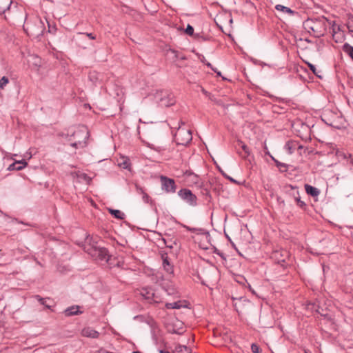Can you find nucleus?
I'll use <instances>...</instances> for the list:
<instances>
[{
	"mask_svg": "<svg viewBox=\"0 0 353 353\" xmlns=\"http://www.w3.org/2000/svg\"><path fill=\"white\" fill-rule=\"evenodd\" d=\"M98 239L97 236L95 239L88 237L85 239L83 250L94 260L108 262L110 258L108 251L105 248L97 245Z\"/></svg>",
	"mask_w": 353,
	"mask_h": 353,
	"instance_id": "nucleus-1",
	"label": "nucleus"
},
{
	"mask_svg": "<svg viewBox=\"0 0 353 353\" xmlns=\"http://www.w3.org/2000/svg\"><path fill=\"white\" fill-rule=\"evenodd\" d=\"M303 28L315 37H320L326 31V23L323 19H307L303 22Z\"/></svg>",
	"mask_w": 353,
	"mask_h": 353,
	"instance_id": "nucleus-2",
	"label": "nucleus"
},
{
	"mask_svg": "<svg viewBox=\"0 0 353 353\" xmlns=\"http://www.w3.org/2000/svg\"><path fill=\"white\" fill-rule=\"evenodd\" d=\"M88 137L89 132L86 129H79L72 134L70 139V145L76 149L83 148L86 146Z\"/></svg>",
	"mask_w": 353,
	"mask_h": 353,
	"instance_id": "nucleus-3",
	"label": "nucleus"
},
{
	"mask_svg": "<svg viewBox=\"0 0 353 353\" xmlns=\"http://www.w3.org/2000/svg\"><path fill=\"white\" fill-rule=\"evenodd\" d=\"M154 99L161 107H169L175 103L173 95L168 90L157 91L154 94Z\"/></svg>",
	"mask_w": 353,
	"mask_h": 353,
	"instance_id": "nucleus-4",
	"label": "nucleus"
},
{
	"mask_svg": "<svg viewBox=\"0 0 353 353\" xmlns=\"http://www.w3.org/2000/svg\"><path fill=\"white\" fill-rule=\"evenodd\" d=\"M271 258L283 268H286L290 265V255L286 250L280 249L274 250L272 253Z\"/></svg>",
	"mask_w": 353,
	"mask_h": 353,
	"instance_id": "nucleus-5",
	"label": "nucleus"
},
{
	"mask_svg": "<svg viewBox=\"0 0 353 353\" xmlns=\"http://www.w3.org/2000/svg\"><path fill=\"white\" fill-rule=\"evenodd\" d=\"M174 139L177 145H186L192 139V132L179 127L174 134Z\"/></svg>",
	"mask_w": 353,
	"mask_h": 353,
	"instance_id": "nucleus-6",
	"label": "nucleus"
},
{
	"mask_svg": "<svg viewBox=\"0 0 353 353\" xmlns=\"http://www.w3.org/2000/svg\"><path fill=\"white\" fill-rule=\"evenodd\" d=\"M178 195L189 205L196 206L197 204V197L189 189H181L178 192Z\"/></svg>",
	"mask_w": 353,
	"mask_h": 353,
	"instance_id": "nucleus-7",
	"label": "nucleus"
},
{
	"mask_svg": "<svg viewBox=\"0 0 353 353\" xmlns=\"http://www.w3.org/2000/svg\"><path fill=\"white\" fill-rule=\"evenodd\" d=\"M140 294L148 303H157L161 301L160 297L155 294L154 290L151 288H143Z\"/></svg>",
	"mask_w": 353,
	"mask_h": 353,
	"instance_id": "nucleus-8",
	"label": "nucleus"
},
{
	"mask_svg": "<svg viewBox=\"0 0 353 353\" xmlns=\"http://www.w3.org/2000/svg\"><path fill=\"white\" fill-rule=\"evenodd\" d=\"M162 189L167 193H174L176 190V185L174 179L165 176L160 177Z\"/></svg>",
	"mask_w": 353,
	"mask_h": 353,
	"instance_id": "nucleus-9",
	"label": "nucleus"
},
{
	"mask_svg": "<svg viewBox=\"0 0 353 353\" xmlns=\"http://www.w3.org/2000/svg\"><path fill=\"white\" fill-rule=\"evenodd\" d=\"M184 176L189 183H192V184L199 185L202 188L203 183L201 181L200 177L196 174L191 171H186L184 173Z\"/></svg>",
	"mask_w": 353,
	"mask_h": 353,
	"instance_id": "nucleus-10",
	"label": "nucleus"
},
{
	"mask_svg": "<svg viewBox=\"0 0 353 353\" xmlns=\"http://www.w3.org/2000/svg\"><path fill=\"white\" fill-rule=\"evenodd\" d=\"M287 188H290V190L293 191L290 194L294 198L297 205H299L301 208H304L306 204L305 203L304 201L301 200L300 194L299 191L298 190V188L296 187H294L292 185H289L288 186H287Z\"/></svg>",
	"mask_w": 353,
	"mask_h": 353,
	"instance_id": "nucleus-11",
	"label": "nucleus"
},
{
	"mask_svg": "<svg viewBox=\"0 0 353 353\" xmlns=\"http://www.w3.org/2000/svg\"><path fill=\"white\" fill-rule=\"evenodd\" d=\"M302 148H303V145L299 144V143L298 141H294V140H290V141H287V143H285V149L287 150V152L290 154L294 152V151L296 150H301Z\"/></svg>",
	"mask_w": 353,
	"mask_h": 353,
	"instance_id": "nucleus-12",
	"label": "nucleus"
},
{
	"mask_svg": "<svg viewBox=\"0 0 353 353\" xmlns=\"http://www.w3.org/2000/svg\"><path fill=\"white\" fill-rule=\"evenodd\" d=\"M161 257H162V260H163V269L168 274H172L174 272V267L170 263L168 254H162Z\"/></svg>",
	"mask_w": 353,
	"mask_h": 353,
	"instance_id": "nucleus-13",
	"label": "nucleus"
},
{
	"mask_svg": "<svg viewBox=\"0 0 353 353\" xmlns=\"http://www.w3.org/2000/svg\"><path fill=\"white\" fill-rule=\"evenodd\" d=\"M82 336L85 337L92 338V339H97L99 336V333L90 327H84L81 330Z\"/></svg>",
	"mask_w": 353,
	"mask_h": 353,
	"instance_id": "nucleus-14",
	"label": "nucleus"
},
{
	"mask_svg": "<svg viewBox=\"0 0 353 353\" xmlns=\"http://www.w3.org/2000/svg\"><path fill=\"white\" fill-rule=\"evenodd\" d=\"M236 147L240 148L242 150V152L239 151V154L243 159H246L250 154V151L249 148L245 145L243 141L239 140L237 141Z\"/></svg>",
	"mask_w": 353,
	"mask_h": 353,
	"instance_id": "nucleus-15",
	"label": "nucleus"
},
{
	"mask_svg": "<svg viewBox=\"0 0 353 353\" xmlns=\"http://www.w3.org/2000/svg\"><path fill=\"white\" fill-rule=\"evenodd\" d=\"M28 165V163L25 160L17 161L9 165V170H21Z\"/></svg>",
	"mask_w": 353,
	"mask_h": 353,
	"instance_id": "nucleus-16",
	"label": "nucleus"
},
{
	"mask_svg": "<svg viewBox=\"0 0 353 353\" xmlns=\"http://www.w3.org/2000/svg\"><path fill=\"white\" fill-rule=\"evenodd\" d=\"M176 353H192L191 349L186 345H177L174 348ZM159 353H170L168 351L160 350Z\"/></svg>",
	"mask_w": 353,
	"mask_h": 353,
	"instance_id": "nucleus-17",
	"label": "nucleus"
},
{
	"mask_svg": "<svg viewBox=\"0 0 353 353\" xmlns=\"http://www.w3.org/2000/svg\"><path fill=\"white\" fill-rule=\"evenodd\" d=\"M135 188L137 193L142 196V199L145 203H149L151 201L150 196L145 192L144 189L142 187H141L138 184H136Z\"/></svg>",
	"mask_w": 353,
	"mask_h": 353,
	"instance_id": "nucleus-18",
	"label": "nucleus"
},
{
	"mask_svg": "<svg viewBox=\"0 0 353 353\" xmlns=\"http://www.w3.org/2000/svg\"><path fill=\"white\" fill-rule=\"evenodd\" d=\"M65 316H71L73 315H77L79 314H81L82 312L79 310V306L73 305L68 307L63 312Z\"/></svg>",
	"mask_w": 353,
	"mask_h": 353,
	"instance_id": "nucleus-19",
	"label": "nucleus"
},
{
	"mask_svg": "<svg viewBox=\"0 0 353 353\" xmlns=\"http://www.w3.org/2000/svg\"><path fill=\"white\" fill-rule=\"evenodd\" d=\"M305 190L307 194L312 196H317L320 194V190L318 188L308 184L305 185Z\"/></svg>",
	"mask_w": 353,
	"mask_h": 353,
	"instance_id": "nucleus-20",
	"label": "nucleus"
},
{
	"mask_svg": "<svg viewBox=\"0 0 353 353\" xmlns=\"http://www.w3.org/2000/svg\"><path fill=\"white\" fill-rule=\"evenodd\" d=\"M275 9L277 11L282 12L288 15H294L295 14V11L292 10L291 8L284 6L281 4H277L275 6Z\"/></svg>",
	"mask_w": 353,
	"mask_h": 353,
	"instance_id": "nucleus-21",
	"label": "nucleus"
},
{
	"mask_svg": "<svg viewBox=\"0 0 353 353\" xmlns=\"http://www.w3.org/2000/svg\"><path fill=\"white\" fill-rule=\"evenodd\" d=\"M130 159L127 157H122L121 161L119 162V165L123 169L130 170Z\"/></svg>",
	"mask_w": 353,
	"mask_h": 353,
	"instance_id": "nucleus-22",
	"label": "nucleus"
},
{
	"mask_svg": "<svg viewBox=\"0 0 353 353\" xmlns=\"http://www.w3.org/2000/svg\"><path fill=\"white\" fill-rule=\"evenodd\" d=\"M343 50L353 59V46H350L347 43H345L343 46Z\"/></svg>",
	"mask_w": 353,
	"mask_h": 353,
	"instance_id": "nucleus-23",
	"label": "nucleus"
},
{
	"mask_svg": "<svg viewBox=\"0 0 353 353\" xmlns=\"http://www.w3.org/2000/svg\"><path fill=\"white\" fill-rule=\"evenodd\" d=\"M109 212L112 215H113L117 219H123L124 214L119 210L110 209Z\"/></svg>",
	"mask_w": 353,
	"mask_h": 353,
	"instance_id": "nucleus-24",
	"label": "nucleus"
},
{
	"mask_svg": "<svg viewBox=\"0 0 353 353\" xmlns=\"http://www.w3.org/2000/svg\"><path fill=\"white\" fill-rule=\"evenodd\" d=\"M35 298L38 300V301L43 305H44L47 308H50L51 305L47 303L48 301L50 299L49 298H42L39 295H36Z\"/></svg>",
	"mask_w": 353,
	"mask_h": 353,
	"instance_id": "nucleus-25",
	"label": "nucleus"
},
{
	"mask_svg": "<svg viewBox=\"0 0 353 353\" xmlns=\"http://www.w3.org/2000/svg\"><path fill=\"white\" fill-rule=\"evenodd\" d=\"M32 60H33V65L34 67V69L38 70L39 68H40L41 65V59L37 57V56H32Z\"/></svg>",
	"mask_w": 353,
	"mask_h": 353,
	"instance_id": "nucleus-26",
	"label": "nucleus"
},
{
	"mask_svg": "<svg viewBox=\"0 0 353 353\" xmlns=\"http://www.w3.org/2000/svg\"><path fill=\"white\" fill-rule=\"evenodd\" d=\"M77 176L80 179L84 180L87 183H90L92 180V179L85 173L78 172L77 173Z\"/></svg>",
	"mask_w": 353,
	"mask_h": 353,
	"instance_id": "nucleus-27",
	"label": "nucleus"
},
{
	"mask_svg": "<svg viewBox=\"0 0 353 353\" xmlns=\"http://www.w3.org/2000/svg\"><path fill=\"white\" fill-rule=\"evenodd\" d=\"M10 80L7 77H3L0 79V90H3L7 84L9 83Z\"/></svg>",
	"mask_w": 353,
	"mask_h": 353,
	"instance_id": "nucleus-28",
	"label": "nucleus"
},
{
	"mask_svg": "<svg viewBox=\"0 0 353 353\" xmlns=\"http://www.w3.org/2000/svg\"><path fill=\"white\" fill-rule=\"evenodd\" d=\"M194 39H196L198 41H208L209 40V37H206V36H204V35H202L201 34H195V35H194V37H193Z\"/></svg>",
	"mask_w": 353,
	"mask_h": 353,
	"instance_id": "nucleus-29",
	"label": "nucleus"
},
{
	"mask_svg": "<svg viewBox=\"0 0 353 353\" xmlns=\"http://www.w3.org/2000/svg\"><path fill=\"white\" fill-rule=\"evenodd\" d=\"M185 32L190 35V36H192L194 37V35H195V34H194V28L190 26V25H188L185 30Z\"/></svg>",
	"mask_w": 353,
	"mask_h": 353,
	"instance_id": "nucleus-30",
	"label": "nucleus"
},
{
	"mask_svg": "<svg viewBox=\"0 0 353 353\" xmlns=\"http://www.w3.org/2000/svg\"><path fill=\"white\" fill-rule=\"evenodd\" d=\"M162 240L163 241L164 244L165 245V246L169 248H173V245L176 244V241L167 240L166 239H164V238Z\"/></svg>",
	"mask_w": 353,
	"mask_h": 353,
	"instance_id": "nucleus-31",
	"label": "nucleus"
},
{
	"mask_svg": "<svg viewBox=\"0 0 353 353\" xmlns=\"http://www.w3.org/2000/svg\"><path fill=\"white\" fill-rule=\"evenodd\" d=\"M339 157H342L343 159H349V158H352V154L350 153H345L343 152H340L338 153Z\"/></svg>",
	"mask_w": 353,
	"mask_h": 353,
	"instance_id": "nucleus-32",
	"label": "nucleus"
},
{
	"mask_svg": "<svg viewBox=\"0 0 353 353\" xmlns=\"http://www.w3.org/2000/svg\"><path fill=\"white\" fill-rule=\"evenodd\" d=\"M251 350L253 353H259L261 352L259 347L255 343L252 344Z\"/></svg>",
	"mask_w": 353,
	"mask_h": 353,
	"instance_id": "nucleus-33",
	"label": "nucleus"
},
{
	"mask_svg": "<svg viewBox=\"0 0 353 353\" xmlns=\"http://www.w3.org/2000/svg\"><path fill=\"white\" fill-rule=\"evenodd\" d=\"M166 307H168V308H179L180 307V305L178 303L176 302H174V303H168L166 304Z\"/></svg>",
	"mask_w": 353,
	"mask_h": 353,
	"instance_id": "nucleus-34",
	"label": "nucleus"
},
{
	"mask_svg": "<svg viewBox=\"0 0 353 353\" xmlns=\"http://www.w3.org/2000/svg\"><path fill=\"white\" fill-rule=\"evenodd\" d=\"M307 65H308V67L310 68V69L312 71V72H313L315 75H316V76L319 77V76L318 75L317 72H316V68L315 65H314L313 64L310 63H307Z\"/></svg>",
	"mask_w": 353,
	"mask_h": 353,
	"instance_id": "nucleus-35",
	"label": "nucleus"
},
{
	"mask_svg": "<svg viewBox=\"0 0 353 353\" xmlns=\"http://www.w3.org/2000/svg\"><path fill=\"white\" fill-rule=\"evenodd\" d=\"M79 34H81V35H85L86 37H88L89 39H96V36L94 34H93L92 33H88V32H85V33H79Z\"/></svg>",
	"mask_w": 353,
	"mask_h": 353,
	"instance_id": "nucleus-36",
	"label": "nucleus"
},
{
	"mask_svg": "<svg viewBox=\"0 0 353 353\" xmlns=\"http://www.w3.org/2000/svg\"><path fill=\"white\" fill-rule=\"evenodd\" d=\"M170 332L172 333L178 334H181L183 333V327H181V328L179 329L178 330L173 329L172 330H170Z\"/></svg>",
	"mask_w": 353,
	"mask_h": 353,
	"instance_id": "nucleus-37",
	"label": "nucleus"
},
{
	"mask_svg": "<svg viewBox=\"0 0 353 353\" xmlns=\"http://www.w3.org/2000/svg\"><path fill=\"white\" fill-rule=\"evenodd\" d=\"M274 161H275V163H276V165H277L278 167H285V168L286 167V166H285V164H284V163H280V162H279V161H276L275 159H274Z\"/></svg>",
	"mask_w": 353,
	"mask_h": 353,
	"instance_id": "nucleus-38",
	"label": "nucleus"
},
{
	"mask_svg": "<svg viewBox=\"0 0 353 353\" xmlns=\"http://www.w3.org/2000/svg\"><path fill=\"white\" fill-rule=\"evenodd\" d=\"M202 193H203V194L208 195L209 191L207 188H203Z\"/></svg>",
	"mask_w": 353,
	"mask_h": 353,
	"instance_id": "nucleus-39",
	"label": "nucleus"
},
{
	"mask_svg": "<svg viewBox=\"0 0 353 353\" xmlns=\"http://www.w3.org/2000/svg\"><path fill=\"white\" fill-rule=\"evenodd\" d=\"M225 177H226L227 179H228L230 181H232V182H233V183H236V181L234 179H232V177L228 176H226V175H225Z\"/></svg>",
	"mask_w": 353,
	"mask_h": 353,
	"instance_id": "nucleus-40",
	"label": "nucleus"
},
{
	"mask_svg": "<svg viewBox=\"0 0 353 353\" xmlns=\"http://www.w3.org/2000/svg\"><path fill=\"white\" fill-rule=\"evenodd\" d=\"M347 161L349 162V163L350 165H352L353 166V157H352V158H349V159H347Z\"/></svg>",
	"mask_w": 353,
	"mask_h": 353,
	"instance_id": "nucleus-41",
	"label": "nucleus"
},
{
	"mask_svg": "<svg viewBox=\"0 0 353 353\" xmlns=\"http://www.w3.org/2000/svg\"><path fill=\"white\" fill-rule=\"evenodd\" d=\"M202 92L203 93H204L205 94H208V92L206 90H205L204 88H202Z\"/></svg>",
	"mask_w": 353,
	"mask_h": 353,
	"instance_id": "nucleus-42",
	"label": "nucleus"
},
{
	"mask_svg": "<svg viewBox=\"0 0 353 353\" xmlns=\"http://www.w3.org/2000/svg\"><path fill=\"white\" fill-rule=\"evenodd\" d=\"M305 353H311V352L308 350H305Z\"/></svg>",
	"mask_w": 353,
	"mask_h": 353,
	"instance_id": "nucleus-43",
	"label": "nucleus"
},
{
	"mask_svg": "<svg viewBox=\"0 0 353 353\" xmlns=\"http://www.w3.org/2000/svg\"><path fill=\"white\" fill-rule=\"evenodd\" d=\"M207 65H208V67H210V68H211V66H212V65H211V64H210V63H207Z\"/></svg>",
	"mask_w": 353,
	"mask_h": 353,
	"instance_id": "nucleus-44",
	"label": "nucleus"
},
{
	"mask_svg": "<svg viewBox=\"0 0 353 353\" xmlns=\"http://www.w3.org/2000/svg\"><path fill=\"white\" fill-rule=\"evenodd\" d=\"M10 3H11V1H10L9 4H8V9H9V8H10Z\"/></svg>",
	"mask_w": 353,
	"mask_h": 353,
	"instance_id": "nucleus-45",
	"label": "nucleus"
},
{
	"mask_svg": "<svg viewBox=\"0 0 353 353\" xmlns=\"http://www.w3.org/2000/svg\"><path fill=\"white\" fill-rule=\"evenodd\" d=\"M132 353H141V352H138V351H135V352H133Z\"/></svg>",
	"mask_w": 353,
	"mask_h": 353,
	"instance_id": "nucleus-46",
	"label": "nucleus"
},
{
	"mask_svg": "<svg viewBox=\"0 0 353 353\" xmlns=\"http://www.w3.org/2000/svg\"><path fill=\"white\" fill-rule=\"evenodd\" d=\"M219 254L221 257H223V254H219Z\"/></svg>",
	"mask_w": 353,
	"mask_h": 353,
	"instance_id": "nucleus-47",
	"label": "nucleus"
},
{
	"mask_svg": "<svg viewBox=\"0 0 353 353\" xmlns=\"http://www.w3.org/2000/svg\"><path fill=\"white\" fill-rule=\"evenodd\" d=\"M350 170L351 171H353V168H350Z\"/></svg>",
	"mask_w": 353,
	"mask_h": 353,
	"instance_id": "nucleus-48",
	"label": "nucleus"
}]
</instances>
